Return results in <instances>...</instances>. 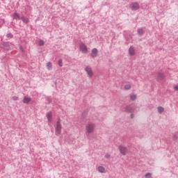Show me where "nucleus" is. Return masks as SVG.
<instances>
[{"mask_svg":"<svg viewBox=\"0 0 178 178\" xmlns=\"http://www.w3.org/2000/svg\"><path fill=\"white\" fill-rule=\"evenodd\" d=\"M130 8L132 10H138L140 9V4L138 3H132L130 5Z\"/></svg>","mask_w":178,"mask_h":178,"instance_id":"423d86ee","label":"nucleus"},{"mask_svg":"<svg viewBox=\"0 0 178 178\" xmlns=\"http://www.w3.org/2000/svg\"><path fill=\"white\" fill-rule=\"evenodd\" d=\"M158 79L159 80H163V79H165V75H163V73L159 72L158 74Z\"/></svg>","mask_w":178,"mask_h":178,"instance_id":"f8f14e48","label":"nucleus"},{"mask_svg":"<svg viewBox=\"0 0 178 178\" xmlns=\"http://www.w3.org/2000/svg\"><path fill=\"white\" fill-rule=\"evenodd\" d=\"M98 55V50L97 49H93L90 54L91 58H96Z\"/></svg>","mask_w":178,"mask_h":178,"instance_id":"0eeeda50","label":"nucleus"},{"mask_svg":"<svg viewBox=\"0 0 178 178\" xmlns=\"http://www.w3.org/2000/svg\"><path fill=\"white\" fill-rule=\"evenodd\" d=\"M125 90H130L131 88V86L130 84H127L124 86Z\"/></svg>","mask_w":178,"mask_h":178,"instance_id":"6ab92c4d","label":"nucleus"},{"mask_svg":"<svg viewBox=\"0 0 178 178\" xmlns=\"http://www.w3.org/2000/svg\"><path fill=\"white\" fill-rule=\"evenodd\" d=\"M62 133V125L60 124V121L57 122V125L56 128V134L59 136Z\"/></svg>","mask_w":178,"mask_h":178,"instance_id":"39448f33","label":"nucleus"},{"mask_svg":"<svg viewBox=\"0 0 178 178\" xmlns=\"http://www.w3.org/2000/svg\"><path fill=\"white\" fill-rule=\"evenodd\" d=\"M85 72L89 79H92L94 77V71H92V67L88 65L85 67Z\"/></svg>","mask_w":178,"mask_h":178,"instance_id":"f03ea898","label":"nucleus"},{"mask_svg":"<svg viewBox=\"0 0 178 178\" xmlns=\"http://www.w3.org/2000/svg\"><path fill=\"white\" fill-rule=\"evenodd\" d=\"M157 109H158V112L160 113H163V112L165 111V108H163V107L162 106H159Z\"/></svg>","mask_w":178,"mask_h":178,"instance_id":"dca6fc26","label":"nucleus"},{"mask_svg":"<svg viewBox=\"0 0 178 178\" xmlns=\"http://www.w3.org/2000/svg\"><path fill=\"white\" fill-rule=\"evenodd\" d=\"M21 19H22V22H24V23H25L26 24H27V23H29V18L22 17Z\"/></svg>","mask_w":178,"mask_h":178,"instance_id":"f3484780","label":"nucleus"},{"mask_svg":"<svg viewBox=\"0 0 178 178\" xmlns=\"http://www.w3.org/2000/svg\"><path fill=\"white\" fill-rule=\"evenodd\" d=\"M13 101H17V99H19V97H17V96H14L13 97Z\"/></svg>","mask_w":178,"mask_h":178,"instance_id":"5701e85b","label":"nucleus"},{"mask_svg":"<svg viewBox=\"0 0 178 178\" xmlns=\"http://www.w3.org/2000/svg\"><path fill=\"white\" fill-rule=\"evenodd\" d=\"M129 55H131V56H134V55L136 54V52L134 51V48H133V47H131L129 48Z\"/></svg>","mask_w":178,"mask_h":178,"instance_id":"9d476101","label":"nucleus"},{"mask_svg":"<svg viewBox=\"0 0 178 178\" xmlns=\"http://www.w3.org/2000/svg\"><path fill=\"white\" fill-rule=\"evenodd\" d=\"M130 98L132 101H134V99H136V98H137V96L136 95H131L130 96Z\"/></svg>","mask_w":178,"mask_h":178,"instance_id":"412c9836","label":"nucleus"},{"mask_svg":"<svg viewBox=\"0 0 178 178\" xmlns=\"http://www.w3.org/2000/svg\"><path fill=\"white\" fill-rule=\"evenodd\" d=\"M98 170L100 173H105V168H104L102 166H99Z\"/></svg>","mask_w":178,"mask_h":178,"instance_id":"4468645a","label":"nucleus"},{"mask_svg":"<svg viewBox=\"0 0 178 178\" xmlns=\"http://www.w3.org/2000/svg\"><path fill=\"white\" fill-rule=\"evenodd\" d=\"M105 158H106V159L111 158V155L110 154H106Z\"/></svg>","mask_w":178,"mask_h":178,"instance_id":"a878e982","label":"nucleus"},{"mask_svg":"<svg viewBox=\"0 0 178 178\" xmlns=\"http://www.w3.org/2000/svg\"><path fill=\"white\" fill-rule=\"evenodd\" d=\"M125 111H126L127 112H130V113L134 112V107L131 106H127V107L125 108Z\"/></svg>","mask_w":178,"mask_h":178,"instance_id":"6e6552de","label":"nucleus"},{"mask_svg":"<svg viewBox=\"0 0 178 178\" xmlns=\"http://www.w3.org/2000/svg\"><path fill=\"white\" fill-rule=\"evenodd\" d=\"M95 130V124L92 123H89L86 127V131L88 134H92Z\"/></svg>","mask_w":178,"mask_h":178,"instance_id":"f257e3e1","label":"nucleus"},{"mask_svg":"<svg viewBox=\"0 0 178 178\" xmlns=\"http://www.w3.org/2000/svg\"><path fill=\"white\" fill-rule=\"evenodd\" d=\"M47 69L48 70H51V69H52V63L51 62L47 63Z\"/></svg>","mask_w":178,"mask_h":178,"instance_id":"2eb2a0df","label":"nucleus"},{"mask_svg":"<svg viewBox=\"0 0 178 178\" xmlns=\"http://www.w3.org/2000/svg\"><path fill=\"white\" fill-rule=\"evenodd\" d=\"M30 101H31V98L27 97H25L23 99L24 104H29V102H30Z\"/></svg>","mask_w":178,"mask_h":178,"instance_id":"9b49d317","label":"nucleus"},{"mask_svg":"<svg viewBox=\"0 0 178 178\" xmlns=\"http://www.w3.org/2000/svg\"><path fill=\"white\" fill-rule=\"evenodd\" d=\"M133 116H134V115H133V114H131V119H133Z\"/></svg>","mask_w":178,"mask_h":178,"instance_id":"cd10ccee","label":"nucleus"},{"mask_svg":"<svg viewBox=\"0 0 178 178\" xmlns=\"http://www.w3.org/2000/svg\"><path fill=\"white\" fill-rule=\"evenodd\" d=\"M138 34H140V35H141L144 33V31L143 30V29H139L138 30Z\"/></svg>","mask_w":178,"mask_h":178,"instance_id":"aec40b11","label":"nucleus"},{"mask_svg":"<svg viewBox=\"0 0 178 178\" xmlns=\"http://www.w3.org/2000/svg\"><path fill=\"white\" fill-rule=\"evenodd\" d=\"M47 118L48 122H52V113L48 112L47 113Z\"/></svg>","mask_w":178,"mask_h":178,"instance_id":"1a4fd4ad","label":"nucleus"},{"mask_svg":"<svg viewBox=\"0 0 178 178\" xmlns=\"http://www.w3.org/2000/svg\"><path fill=\"white\" fill-rule=\"evenodd\" d=\"M174 90H175V91H178V86H175L174 87Z\"/></svg>","mask_w":178,"mask_h":178,"instance_id":"393cba45","label":"nucleus"},{"mask_svg":"<svg viewBox=\"0 0 178 178\" xmlns=\"http://www.w3.org/2000/svg\"><path fill=\"white\" fill-rule=\"evenodd\" d=\"M152 176V175H151V173H149V172H147V173L145 175V177L146 178H151Z\"/></svg>","mask_w":178,"mask_h":178,"instance_id":"4be33fe9","label":"nucleus"},{"mask_svg":"<svg viewBox=\"0 0 178 178\" xmlns=\"http://www.w3.org/2000/svg\"><path fill=\"white\" fill-rule=\"evenodd\" d=\"M7 37H12V34H8Z\"/></svg>","mask_w":178,"mask_h":178,"instance_id":"bb28decb","label":"nucleus"},{"mask_svg":"<svg viewBox=\"0 0 178 178\" xmlns=\"http://www.w3.org/2000/svg\"><path fill=\"white\" fill-rule=\"evenodd\" d=\"M58 65L60 67H62V60H58Z\"/></svg>","mask_w":178,"mask_h":178,"instance_id":"b1692460","label":"nucleus"},{"mask_svg":"<svg viewBox=\"0 0 178 178\" xmlns=\"http://www.w3.org/2000/svg\"><path fill=\"white\" fill-rule=\"evenodd\" d=\"M118 149L122 155H127L129 154V149L123 145H120Z\"/></svg>","mask_w":178,"mask_h":178,"instance_id":"7ed1b4c3","label":"nucleus"},{"mask_svg":"<svg viewBox=\"0 0 178 178\" xmlns=\"http://www.w3.org/2000/svg\"><path fill=\"white\" fill-rule=\"evenodd\" d=\"M13 19H15V20H17V19L18 20H20V16L16 13L13 15Z\"/></svg>","mask_w":178,"mask_h":178,"instance_id":"ddd939ff","label":"nucleus"},{"mask_svg":"<svg viewBox=\"0 0 178 178\" xmlns=\"http://www.w3.org/2000/svg\"><path fill=\"white\" fill-rule=\"evenodd\" d=\"M38 45H39L40 47H42V45H44V42L42 40H38Z\"/></svg>","mask_w":178,"mask_h":178,"instance_id":"a211bd4d","label":"nucleus"},{"mask_svg":"<svg viewBox=\"0 0 178 178\" xmlns=\"http://www.w3.org/2000/svg\"><path fill=\"white\" fill-rule=\"evenodd\" d=\"M79 50L81 51V52H83V54H87V52H88V49L87 48V45H86L84 43L80 44Z\"/></svg>","mask_w":178,"mask_h":178,"instance_id":"20e7f679","label":"nucleus"}]
</instances>
